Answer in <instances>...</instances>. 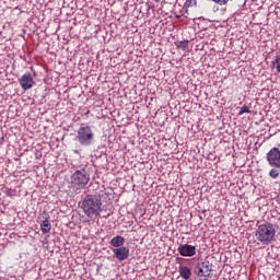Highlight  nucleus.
I'll list each match as a JSON object with an SVG mask.
<instances>
[{
  "label": "nucleus",
  "instance_id": "obj_1",
  "mask_svg": "<svg viewBox=\"0 0 280 280\" xmlns=\"http://www.w3.org/2000/svg\"><path fill=\"white\" fill-rule=\"evenodd\" d=\"M88 222H100L102 218V196L98 194L85 195L79 202Z\"/></svg>",
  "mask_w": 280,
  "mask_h": 280
},
{
  "label": "nucleus",
  "instance_id": "obj_2",
  "mask_svg": "<svg viewBox=\"0 0 280 280\" xmlns=\"http://www.w3.org/2000/svg\"><path fill=\"white\" fill-rule=\"evenodd\" d=\"M275 235H277V231L275 230V225L272 223H264L258 225L255 236L258 242L261 244H270L272 240H275Z\"/></svg>",
  "mask_w": 280,
  "mask_h": 280
},
{
  "label": "nucleus",
  "instance_id": "obj_3",
  "mask_svg": "<svg viewBox=\"0 0 280 280\" xmlns=\"http://www.w3.org/2000/svg\"><path fill=\"white\" fill-rule=\"evenodd\" d=\"M77 141L82 148H89L93 145L95 141V132L89 125H81L77 131Z\"/></svg>",
  "mask_w": 280,
  "mask_h": 280
},
{
  "label": "nucleus",
  "instance_id": "obj_4",
  "mask_svg": "<svg viewBox=\"0 0 280 280\" xmlns=\"http://www.w3.org/2000/svg\"><path fill=\"white\" fill-rule=\"evenodd\" d=\"M89 180H91V175H89V172H86L85 168L77 170L71 175L72 185H74V187H78L79 189H84V187L89 185Z\"/></svg>",
  "mask_w": 280,
  "mask_h": 280
},
{
  "label": "nucleus",
  "instance_id": "obj_5",
  "mask_svg": "<svg viewBox=\"0 0 280 280\" xmlns=\"http://www.w3.org/2000/svg\"><path fill=\"white\" fill-rule=\"evenodd\" d=\"M211 272H213V265L210 264L209 260L198 262L194 267V275L201 280H207L208 277H211Z\"/></svg>",
  "mask_w": 280,
  "mask_h": 280
},
{
  "label": "nucleus",
  "instance_id": "obj_6",
  "mask_svg": "<svg viewBox=\"0 0 280 280\" xmlns=\"http://www.w3.org/2000/svg\"><path fill=\"white\" fill-rule=\"evenodd\" d=\"M19 84L23 91H30V89H33L36 84V81H34V77L32 75V72H25L20 79Z\"/></svg>",
  "mask_w": 280,
  "mask_h": 280
},
{
  "label": "nucleus",
  "instance_id": "obj_7",
  "mask_svg": "<svg viewBox=\"0 0 280 280\" xmlns=\"http://www.w3.org/2000/svg\"><path fill=\"white\" fill-rule=\"evenodd\" d=\"M112 252L118 261H126L130 257V247L128 246L116 247Z\"/></svg>",
  "mask_w": 280,
  "mask_h": 280
},
{
  "label": "nucleus",
  "instance_id": "obj_8",
  "mask_svg": "<svg viewBox=\"0 0 280 280\" xmlns=\"http://www.w3.org/2000/svg\"><path fill=\"white\" fill-rule=\"evenodd\" d=\"M268 165H280V150L277 147L270 149L267 153Z\"/></svg>",
  "mask_w": 280,
  "mask_h": 280
},
{
  "label": "nucleus",
  "instance_id": "obj_9",
  "mask_svg": "<svg viewBox=\"0 0 280 280\" xmlns=\"http://www.w3.org/2000/svg\"><path fill=\"white\" fill-rule=\"evenodd\" d=\"M177 253H179L182 257H194L196 255V246L182 244L178 246Z\"/></svg>",
  "mask_w": 280,
  "mask_h": 280
},
{
  "label": "nucleus",
  "instance_id": "obj_10",
  "mask_svg": "<svg viewBox=\"0 0 280 280\" xmlns=\"http://www.w3.org/2000/svg\"><path fill=\"white\" fill-rule=\"evenodd\" d=\"M42 218L43 221L40 222V231L44 234L49 233V231H51V223H49V213L44 211Z\"/></svg>",
  "mask_w": 280,
  "mask_h": 280
},
{
  "label": "nucleus",
  "instance_id": "obj_11",
  "mask_svg": "<svg viewBox=\"0 0 280 280\" xmlns=\"http://www.w3.org/2000/svg\"><path fill=\"white\" fill-rule=\"evenodd\" d=\"M109 244L114 248H121L126 244V238L121 235H116L110 240Z\"/></svg>",
  "mask_w": 280,
  "mask_h": 280
},
{
  "label": "nucleus",
  "instance_id": "obj_12",
  "mask_svg": "<svg viewBox=\"0 0 280 280\" xmlns=\"http://www.w3.org/2000/svg\"><path fill=\"white\" fill-rule=\"evenodd\" d=\"M179 277L184 280L191 279V269L187 266H179L178 268Z\"/></svg>",
  "mask_w": 280,
  "mask_h": 280
},
{
  "label": "nucleus",
  "instance_id": "obj_13",
  "mask_svg": "<svg viewBox=\"0 0 280 280\" xmlns=\"http://www.w3.org/2000/svg\"><path fill=\"white\" fill-rule=\"evenodd\" d=\"M270 167H272L269 171V176L270 178H279L280 175V165H270Z\"/></svg>",
  "mask_w": 280,
  "mask_h": 280
},
{
  "label": "nucleus",
  "instance_id": "obj_14",
  "mask_svg": "<svg viewBox=\"0 0 280 280\" xmlns=\"http://www.w3.org/2000/svg\"><path fill=\"white\" fill-rule=\"evenodd\" d=\"M196 5H197V1H196V0H187V1L185 2V4H184V7L186 8V10H187L188 8H196Z\"/></svg>",
  "mask_w": 280,
  "mask_h": 280
},
{
  "label": "nucleus",
  "instance_id": "obj_15",
  "mask_svg": "<svg viewBox=\"0 0 280 280\" xmlns=\"http://www.w3.org/2000/svg\"><path fill=\"white\" fill-rule=\"evenodd\" d=\"M213 3H217L218 5H229V3H231V1L233 0H212Z\"/></svg>",
  "mask_w": 280,
  "mask_h": 280
},
{
  "label": "nucleus",
  "instance_id": "obj_16",
  "mask_svg": "<svg viewBox=\"0 0 280 280\" xmlns=\"http://www.w3.org/2000/svg\"><path fill=\"white\" fill-rule=\"evenodd\" d=\"M188 45H189V40H182V42H179V44L177 45V47H178L179 49H184V50H185V48L188 47Z\"/></svg>",
  "mask_w": 280,
  "mask_h": 280
},
{
  "label": "nucleus",
  "instance_id": "obj_17",
  "mask_svg": "<svg viewBox=\"0 0 280 280\" xmlns=\"http://www.w3.org/2000/svg\"><path fill=\"white\" fill-rule=\"evenodd\" d=\"M276 69H277V72L280 73V55L276 56Z\"/></svg>",
  "mask_w": 280,
  "mask_h": 280
},
{
  "label": "nucleus",
  "instance_id": "obj_18",
  "mask_svg": "<svg viewBox=\"0 0 280 280\" xmlns=\"http://www.w3.org/2000/svg\"><path fill=\"white\" fill-rule=\"evenodd\" d=\"M244 113H250V109L246 105L241 107L238 115H244Z\"/></svg>",
  "mask_w": 280,
  "mask_h": 280
},
{
  "label": "nucleus",
  "instance_id": "obj_19",
  "mask_svg": "<svg viewBox=\"0 0 280 280\" xmlns=\"http://www.w3.org/2000/svg\"><path fill=\"white\" fill-rule=\"evenodd\" d=\"M73 152H74V154H80L79 150H74Z\"/></svg>",
  "mask_w": 280,
  "mask_h": 280
},
{
  "label": "nucleus",
  "instance_id": "obj_20",
  "mask_svg": "<svg viewBox=\"0 0 280 280\" xmlns=\"http://www.w3.org/2000/svg\"><path fill=\"white\" fill-rule=\"evenodd\" d=\"M153 1H155V3H159V1H161V0H153Z\"/></svg>",
  "mask_w": 280,
  "mask_h": 280
}]
</instances>
